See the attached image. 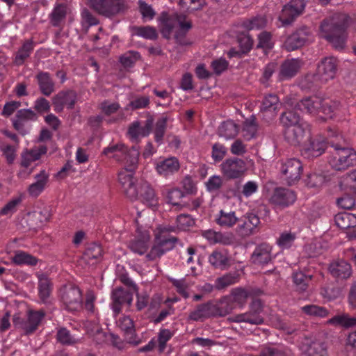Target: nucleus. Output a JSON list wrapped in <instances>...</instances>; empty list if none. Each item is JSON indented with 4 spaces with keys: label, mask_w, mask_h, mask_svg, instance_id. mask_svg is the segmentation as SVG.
I'll list each match as a JSON object with an SVG mask.
<instances>
[{
    "label": "nucleus",
    "mask_w": 356,
    "mask_h": 356,
    "mask_svg": "<svg viewBox=\"0 0 356 356\" xmlns=\"http://www.w3.org/2000/svg\"><path fill=\"white\" fill-rule=\"evenodd\" d=\"M140 194L143 201L149 207L156 204V199L154 189L145 181L142 180L138 188V195Z\"/></svg>",
    "instance_id": "obj_31"
},
{
    "label": "nucleus",
    "mask_w": 356,
    "mask_h": 356,
    "mask_svg": "<svg viewBox=\"0 0 356 356\" xmlns=\"http://www.w3.org/2000/svg\"><path fill=\"white\" fill-rule=\"evenodd\" d=\"M102 248L97 243H91L86 249L82 259L86 262L95 264L102 256Z\"/></svg>",
    "instance_id": "obj_39"
},
{
    "label": "nucleus",
    "mask_w": 356,
    "mask_h": 356,
    "mask_svg": "<svg viewBox=\"0 0 356 356\" xmlns=\"http://www.w3.org/2000/svg\"><path fill=\"white\" fill-rule=\"evenodd\" d=\"M136 34L143 38L155 40L158 38V33L155 28L149 26H138L135 28Z\"/></svg>",
    "instance_id": "obj_61"
},
{
    "label": "nucleus",
    "mask_w": 356,
    "mask_h": 356,
    "mask_svg": "<svg viewBox=\"0 0 356 356\" xmlns=\"http://www.w3.org/2000/svg\"><path fill=\"white\" fill-rule=\"evenodd\" d=\"M238 280V275L236 273H228L216 280V289L221 290L235 284Z\"/></svg>",
    "instance_id": "obj_54"
},
{
    "label": "nucleus",
    "mask_w": 356,
    "mask_h": 356,
    "mask_svg": "<svg viewBox=\"0 0 356 356\" xmlns=\"http://www.w3.org/2000/svg\"><path fill=\"white\" fill-rule=\"evenodd\" d=\"M179 162L176 157H169L156 163V170L162 176L167 177L179 170Z\"/></svg>",
    "instance_id": "obj_28"
},
{
    "label": "nucleus",
    "mask_w": 356,
    "mask_h": 356,
    "mask_svg": "<svg viewBox=\"0 0 356 356\" xmlns=\"http://www.w3.org/2000/svg\"><path fill=\"white\" fill-rule=\"evenodd\" d=\"M267 21L264 16H256L250 19H245L242 24L241 27L248 31L252 30H260L266 26Z\"/></svg>",
    "instance_id": "obj_43"
},
{
    "label": "nucleus",
    "mask_w": 356,
    "mask_h": 356,
    "mask_svg": "<svg viewBox=\"0 0 356 356\" xmlns=\"http://www.w3.org/2000/svg\"><path fill=\"white\" fill-rule=\"evenodd\" d=\"M310 35L309 29L302 26L287 37L284 46L289 51H294L302 47L309 40Z\"/></svg>",
    "instance_id": "obj_11"
},
{
    "label": "nucleus",
    "mask_w": 356,
    "mask_h": 356,
    "mask_svg": "<svg viewBox=\"0 0 356 356\" xmlns=\"http://www.w3.org/2000/svg\"><path fill=\"white\" fill-rule=\"evenodd\" d=\"M330 141L321 135L311 136L302 145L301 154L307 159L316 158L324 153Z\"/></svg>",
    "instance_id": "obj_7"
},
{
    "label": "nucleus",
    "mask_w": 356,
    "mask_h": 356,
    "mask_svg": "<svg viewBox=\"0 0 356 356\" xmlns=\"http://www.w3.org/2000/svg\"><path fill=\"white\" fill-rule=\"evenodd\" d=\"M150 237L149 234H144L140 237L133 240L129 245L130 249L138 254H143L149 247Z\"/></svg>",
    "instance_id": "obj_40"
},
{
    "label": "nucleus",
    "mask_w": 356,
    "mask_h": 356,
    "mask_svg": "<svg viewBox=\"0 0 356 356\" xmlns=\"http://www.w3.org/2000/svg\"><path fill=\"white\" fill-rule=\"evenodd\" d=\"M220 171L227 179L241 178L247 171L246 162L238 157L225 159L220 165Z\"/></svg>",
    "instance_id": "obj_6"
},
{
    "label": "nucleus",
    "mask_w": 356,
    "mask_h": 356,
    "mask_svg": "<svg viewBox=\"0 0 356 356\" xmlns=\"http://www.w3.org/2000/svg\"><path fill=\"white\" fill-rule=\"evenodd\" d=\"M237 41L239 44L242 53H248L252 47L254 40L250 35L244 32H241L237 35Z\"/></svg>",
    "instance_id": "obj_59"
},
{
    "label": "nucleus",
    "mask_w": 356,
    "mask_h": 356,
    "mask_svg": "<svg viewBox=\"0 0 356 356\" xmlns=\"http://www.w3.org/2000/svg\"><path fill=\"white\" fill-rule=\"evenodd\" d=\"M209 263L216 268L225 270L230 266L229 259L226 253L215 250L209 257Z\"/></svg>",
    "instance_id": "obj_35"
},
{
    "label": "nucleus",
    "mask_w": 356,
    "mask_h": 356,
    "mask_svg": "<svg viewBox=\"0 0 356 356\" xmlns=\"http://www.w3.org/2000/svg\"><path fill=\"white\" fill-rule=\"evenodd\" d=\"M103 154L107 156L115 159L118 161H124L125 167L136 166L139 156V149L136 146L128 149L123 144H116L106 147Z\"/></svg>",
    "instance_id": "obj_4"
},
{
    "label": "nucleus",
    "mask_w": 356,
    "mask_h": 356,
    "mask_svg": "<svg viewBox=\"0 0 356 356\" xmlns=\"http://www.w3.org/2000/svg\"><path fill=\"white\" fill-rule=\"evenodd\" d=\"M119 327L124 332L126 340L129 343L137 345L138 341L135 340V328L133 320L129 316H124L119 320Z\"/></svg>",
    "instance_id": "obj_30"
},
{
    "label": "nucleus",
    "mask_w": 356,
    "mask_h": 356,
    "mask_svg": "<svg viewBox=\"0 0 356 356\" xmlns=\"http://www.w3.org/2000/svg\"><path fill=\"white\" fill-rule=\"evenodd\" d=\"M56 339L61 344L66 346L74 345L78 341V340L71 334L70 332L65 327L60 328L58 330Z\"/></svg>",
    "instance_id": "obj_57"
},
{
    "label": "nucleus",
    "mask_w": 356,
    "mask_h": 356,
    "mask_svg": "<svg viewBox=\"0 0 356 356\" xmlns=\"http://www.w3.org/2000/svg\"><path fill=\"white\" fill-rule=\"evenodd\" d=\"M168 121V116L162 115L157 120L156 122L154 131V139L155 141L159 144H161L163 142V138L165 133Z\"/></svg>",
    "instance_id": "obj_48"
},
{
    "label": "nucleus",
    "mask_w": 356,
    "mask_h": 356,
    "mask_svg": "<svg viewBox=\"0 0 356 356\" xmlns=\"http://www.w3.org/2000/svg\"><path fill=\"white\" fill-rule=\"evenodd\" d=\"M203 236L212 243L227 244L229 243L228 237L224 236L220 232H216L211 229L204 231Z\"/></svg>",
    "instance_id": "obj_60"
},
{
    "label": "nucleus",
    "mask_w": 356,
    "mask_h": 356,
    "mask_svg": "<svg viewBox=\"0 0 356 356\" xmlns=\"http://www.w3.org/2000/svg\"><path fill=\"white\" fill-rule=\"evenodd\" d=\"M175 26L176 20L174 16L163 19L161 23L160 31L163 38L170 39L171 33Z\"/></svg>",
    "instance_id": "obj_55"
},
{
    "label": "nucleus",
    "mask_w": 356,
    "mask_h": 356,
    "mask_svg": "<svg viewBox=\"0 0 356 356\" xmlns=\"http://www.w3.org/2000/svg\"><path fill=\"white\" fill-rule=\"evenodd\" d=\"M272 247L266 243H262L258 245L251 255V262L255 265H264L269 263L272 259Z\"/></svg>",
    "instance_id": "obj_22"
},
{
    "label": "nucleus",
    "mask_w": 356,
    "mask_h": 356,
    "mask_svg": "<svg viewBox=\"0 0 356 356\" xmlns=\"http://www.w3.org/2000/svg\"><path fill=\"white\" fill-rule=\"evenodd\" d=\"M214 310V303L211 301L200 304L194 310L191 312L188 319L193 321H202L206 318L216 316Z\"/></svg>",
    "instance_id": "obj_23"
},
{
    "label": "nucleus",
    "mask_w": 356,
    "mask_h": 356,
    "mask_svg": "<svg viewBox=\"0 0 356 356\" xmlns=\"http://www.w3.org/2000/svg\"><path fill=\"white\" fill-rule=\"evenodd\" d=\"M262 311L261 300L254 299L250 304V311L236 315L233 317L232 321L236 323L245 322L252 325H261L264 323V318L260 315Z\"/></svg>",
    "instance_id": "obj_9"
},
{
    "label": "nucleus",
    "mask_w": 356,
    "mask_h": 356,
    "mask_svg": "<svg viewBox=\"0 0 356 356\" xmlns=\"http://www.w3.org/2000/svg\"><path fill=\"white\" fill-rule=\"evenodd\" d=\"M301 310L307 315L319 318L326 317L329 314V311L325 307L316 305H305L301 308Z\"/></svg>",
    "instance_id": "obj_53"
},
{
    "label": "nucleus",
    "mask_w": 356,
    "mask_h": 356,
    "mask_svg": "<svg viewBox=\"0 0 356 356\" xmlns=\"http://www.w3.org/2000/svg\"><path fill=\"white\" fill-rule=\"evenodd\" d=\"M36 79L40 92L44 95L49 97L54 91V82L49 73L40 72L36 75Z\"/></svg>",
    "instance_id": "obj_29"
},
{
    "label": "nucleus",
    "mask_w": 356,
    "mask_h": 356,
    "mask_svg": "<svg viewBox=\"0 0 356 356\" xmlns=\"http://www.w3.org/2000/svg\"><path fill=\"white\" fill-rule=\"evenodd\" d=\"M12 261L19 266L28 265L34 266L37 265L38 259L26 252L18 250L15 252L14 257L12 258Z\"/></svg>",
    "instance_id": "obj_41"
},
{
    "label": "nucleus",
    "mask_w": 356,
    "mask_h": 356,
    "mask_svg": "<svg viewBox=\"0 0 356 356\" xmlns=\"http://www.w3.org/2000/svg\"><path fill=\"white\" fill-rule=\"evenodd\" d=\"M302 64L300 59L292 58L285 60L280 67V79L284 80L292 78L298 72Z\"/></svg>",
    "instance_id": "obj_27"
},
{
    "label": "nucleus",
    "mask_w": 356,
    "mask_h": 356,
    "mask_svg": "<svg viewBox=\"0 0 356 356\" xmlns=\"http://www.w3.org/2000/svg\"><path fill=\"white\" fill-rule=\"evenodd\" d=\"M216 316H225L234 309V305L229 296L222 297L217 303L214 304Z\"/></svg>",
    "instance_id": "obj_37"
},
{
    "label": "nucleus",
    "mask_w": 356,
    "mask_h": 356,
    "mask_svg": "<svg viewBox=\"0 0 356 356\" xmlns=\"http://www.w3.org/2000/svg\"><path fill=\"white\" fill-rule=\"evenodd\" d=\"M38 291L40 300L46 303L51 292V282L48 277L44 274L38 275Z\"/></svg>",
    "instance_id": "obj_38"
},
{
    "label": "nucleus",
    "mask_w": 356,
    "mask_h": 356,
    "mask_svg": "<svg viewBox=\"0 0 356 356\" xmlns=\"http://www.w3.org/2000/svg\"><path fill=\"white\" fill-rule=\"evenodd\" d=\"M34 44L31 40H26L22 46L16 52L14 58V63L16 65H22L33 51Z\"/></svg>",
    "instance_id": "obj_36"
},
{
    "label": "nucleus",
    "mask_w": 356,
    "mask_h": 356,
    "mask_svg": "<svg viewBox=\"0 0 356 356\" xmlns=\"http://www.w3.org/2000/svg\"><path fill=\"white\" fill-rule=\"evenodd\" d=\"M238 220L234 211H225L221 210L219 216L216 218V222L221 227H232Z\"/></svg>",
    "instance_id": "obj_47"
},
{
    "label": "nucleus",
    "mask_w": 356,
    "mask_h": 356,
    "mask_svg": "<svg viewBox=\"0 0 356 356\" xmlns=\"http://www.w3.org/2000/svg\"><path fill=\"white\" fill-rule=\"evenodd\" d=\"M49 175L45 170H41L39 174L35 176L36 181L29 187V193L32 197H38L44 189L48 181Z\"/></svg>",
    "instance_id": "obj_32"
},
{
    "label": "nucleus",
    "mask_w": 356,
    "mask_h": 356,
    "mask_svg": "<svg viewBox=\"0 0 356 356\" xmlns=\"http://www.w3.org/2000/svg\"><path fill=\"white\" fill-rule=\"evenodd\" d=\"M355 216L348 213H339L334 217V222L336 225L341 229H346L348 228L354 227V225L351 222V218Z\"/></svg>",
    "instance_id": "obj_56"
},
{
    "label": "nucleus",
    "mask_w": 356,
    "mask_h": 356,
    "mask_svg": "<svg viewBox=\"0 0 356 356\" xmlns=\"http://www.w3.org/2000/svg\"><path fill=\"white\" fill-rule=\"evenodd\" d=\"M305 6L303 0H291L288 4L285 5L282 11L280 19L283 24H291L296 17L300 15Z\"/></svg>",
    "instance_id": "obj_12"
},
{
    "label": "nucleus",
    "mask_w": 356,
    "mask_h": 356,
    "mask_svg": "<svg viewBox=\"0 0 356 356\" xmlns=\"http://www.w3.org/2000/svg\"><path fill=\"white\" fill-rule=\"evenodd\" d=\"M136 166H126L124 170L118 174V179L122 185L124 193L131 200H134L138 197V187L135 185V178L133 176V172Z\"/></svg>",
    "instance_id": "obj_10"
},
{
    "label": "nucleus",
    "mask_w": 356,
    "mask_h": 356,
    "mask_svg": "<svg viewBox=\"0 0 356 356\" xmlns=\"http://www.w3.org/2000/svg\"><path fill=\"white\" fill-rule=\"evenodd\" d=\"M279 98L277 95L269 94L264 98L260 106V113L266 122L273 120L278 111Z\"/></svg>",
    "instance_id": "obj_18"
},
{
    "label": "nucleus",
    "mask_w": 356,
    "mask_h": 356,
    "mask_svg": "<svg viewBox=\"0 0 356 356\" xmlns=\"http://www.w3.org/2000/svg\"><path fill=\"white\" fill-rule=\"evenodd\" d=\"M321 106L322 99L317 96L303 98L295 104V108L312 115L319 114Z\"/></svg>",
    "instance_id": "obj_21"
},
{
    "label": "nucleus",
    "mask_w": 356,
    "mask_h": 356,
    "mask_svg": "<svg viewBox=\"0 0 356 356\" xmlns=\"http://www.w3.org/2000/svg\"><path fill=\"white\" fill-rule=\"evenodd\" d=\"M238 132V127L232 120L222 122L218 128V134L226 139L234 138Z\"/></svg>",
    "instance_id": "obj_42"
},
{
    "label": "nucleus",
    "mask_w": 356,
    "mask_h": 356,
    "mask_svg": "<svg viewBox=\"0 0 356 356\" xmlns=\"http://www.w3.org/2000/svg\"><path fill=\"white\" fill-rule=\"evenodd\" d=\"M111 299L112 309L116 314H118L122 310V305H127L128 307L131 305L133 292L122 287H118L113 290Z\"/></svg>",
    "instance_id": "obj_15"
},
{
    "label": "nucleus",
    "mask_w": 356,
    "mask_h": 356,
    "mask_svg": "<svg viewBox=\"0 0 356 356\" xmlns=\"http://www.w3.org/2000/svg\"><path fill=\"white\" fill-rule=\"evenodd\" d=\"M295 106L292 109H288L283 112L280 118V123L284 129L292 126H296L302 124L300 114L296 111Z\"/></svg>",
    "instance_id": "obj_33"
},
{
    "label": "nucleus",
    "mask_w": 356,
    "mask_h": 356,
    "mask_svg": "<svg viewBox=\"0 0 356 356\" xmlns=\"http://www.w3.org/2000/svg\"><path fill=\"white\" fill-rule=\"evenodd\" d=\"M259 356H291V355L280 348L265 346L260 350Z\"/></svg>",
    "instance_id": "obj_64"
},
{
    "label": "nucleus",
    "mask_w": 356,
    "mask_h": 356,
    "mask_svg": "<svg viewBox=\"0 0 356 356\" xmlns=\"http://www.w3.org/2000/svg\"><path fill=\"white\" fill-rule=\"evenodd\" d=\"M262 291L256 288L252 287H238L232 289L229 297L234 304H236L240 307H243L247 302L249 298H252L259 296Z\"/></svg>",
    "instance_id": "obj_14"
},
{
    "label": "nucleus",
    "mask_w": 356,
    "mask_h": 356,
    "mask_svg": "<svg viewBox=\"0 0 356 356\" xmlns=\"http://www.w3.org/2000/svg\"><path fill=\"white\" fill-rule=\"evenodd\" d=\"M140 58L139 52L129 51L120 57V62L124 67H131Z\"/></svg>",
    "instance_id": "obj_58"
},
{
    "label": "nucleus",
    "mask_w": 356,
    "mask_h": 356,
    "mask_svg": "<svg viewBox=\"0 0 356 356\" xmlns=\"http://www.w3.org/2000/svg\"><path fill=\"white\" fill-rule=\"evenodd\" d=\"M326 83L321 81L318 73L307 74L300 81V87L303 90L314 91L318 90L323 84Z\"/></svg>",
    "instance_id": "obj_34"
},
{
    "label": "nucleus",
    "mask_w": 356,
    "mask_h": 356,
    "mask_svg": "<svg viewBox=\"0 0 356 356\" xmlns=\"http://www.w3.org/2000/svg\"><path fill=\"white\" fill-rule=\"evenodd\" d=\"M328 323L341 325L345 327H350L356 325V317H350L346 314L341 315H336L332 318L329 319Z\"/></svg>",
    "instance_id": "obj_49"
},
{
    "label": "nucleus",
    "mask_w": 356,
    "mask_h": 356,
    "mask_svg": "<svg viewBox=\"0 0 356 356\" xmlns=\"http://www.w3.org/2000/svg\"><path fill=\"white\" fill-rule=\"evenodd\" d=\"M329 145L336 153L330 161L331 166L336 170H344L356 164V152L346 147L344 138L337 131L330 130Z\"/></svg>",
    "instance_id": "obj_2"
},
{
    "label": "nucleus",
    "mask_w": 356,
    "mask_h": 356,
    "mask_svg": "<svg viewBox=\"0 0 356 356\" xmlns=\"http://www.w3.org/2000/svg\"><path fill=\"white\" fill-rule=\"evenodd\" d=\"M280 171L288 185L298 181L302 172V165L299 159L292 158L282 164Z\"/></svg>",
    "instance_id": "obj_8"
},
{
    "label": "nucleus",
    "mask_w": 356,
    "mask_h": 356,
    "mask_svg": "<svg viewBox=\"0 0 356 356\" xmlns=\"http://www.w3.org/2000/svg\"><path fill=\"white\" fill-rule=\"evenodd\" d=\"M44 316V312L43 311H38V312H30L28 315V318L26 319V323H27V334H30L35 332L41 320Z\"/></svg>",
    "instance_id": "obj_46"
},
{
    "label": "nucleus",
    "mask_w": 356,
    "mask_h": 356,
    "mask_svg": "<svg viewBox=\"0 0 356 356\" xmlns=\"http://www.w3.org/2000/svg\"><path fill=\"white\" fill-rule=\"evenodd\" d=\"M66 6L64 4L57 5L50 15V20L53 26H58L66 17Z\"/></svg>",
    "instance_id": "obj_50"
},
{
    "label": "nucleus",
    "mask_w": 356,
    "mask_h": 356,
    "mask_svg": "<svg viewBox=\"0 0 356 356\" xmlns=\"http://www.w3.org/2000/svg\"><path fill=\"white\" fill-rule=\"evenodd\" d=\"M155 238L161 246L162 250L164 251V254L173 249L176 243L178 241V238L177 237L166 236L163 233L156 235Z\"/></svg>",
    "instance_id": "obj_51"
},
{
    "label": "nucleus",
    "mask_w": 356,
    "mask_h": 356,
    "mask_svg": "<svg viewBox=\"0 0 356 356\" xmlns=\"http://www.w3.org/2000/svg\"><path fill=\"white\" fill-rule=\"evenodd\" d=\"M312 278V275H307L301 271L294 273L293 274V280L296 285V291L300 293L306 291Z\"/></svg>",
    "instance_id": "obj_45"
},
{
    "label": "nucleus",
    "mask_w": 356,
    "mask_h": 356,
    "mask_svg": "<svg viewBox=\"0 0 356 356\" xmlns=\"http://www.w3.org/2000/svg\"><path fill=\"white\" fill-rule=\"evenodd\" d=\"M258 44L257 48L270 49L273 47L272 35L270 32L262 31L258 35Z\"/></svg>",
    "instance_id": "obj_62"
},
{
    "label": "nucleus",
    "mask_w": 356,
    "mask_h": 356,
    "mask_svg": "<svg viewBox=\"0 0 356 356\" xmlns=\"http://www.w3.org/2000/svg\"><path fill=\"white\" fill-rule=\"evenodd\" d=\"M329 271L337 281L349 278L352 274L351 266L346 261L340 259L332 262L329 266Z\"/></svg>",
    "instance_id": "obj_20"
},
{
    "label": "nucleus",
    "mask_w": 356,
    "mask_h": 356,
    "mask_svg": "<svg viewBox=\"0 0 356 356\" xmlns=\"http://www.w3.org/2000/svg\"><path fill=\"white\" fill-rule=\"evenodd\" d=\"M238 221L241 222L238 226V232L243 237L250 236L259 232L260 220L256 214L247 213Z\"/></svg>",
    "instance_id": "obj_17"
},
{
    "label": "nucleus",
    "mask_w": 356,
    "mask_h": 356,
    "mask_svg": "<svg viewBox=\"0 0 356 356\" xmlns=\"http://www.w3.org/2000/svg\"><path fill=\"white\" fill-rule=\"evenodd\" d=\"M339 102L322 99V106L321 107L320 113H323L327 118H332L339 109Z\"/></svg>",
    "instance_id": "obj_52"
},
{
    "label": "nucleus",
    "mask_w": 356,
    "mask_h": 356,
    "mask_svg": "<svg viewBox=\"0 0 356 356\" xmlns=\"http://www.w3.org/2000/svg\"><path fill=\"white\" fill-rule=\"evenodd\" d=\"M180 6L187 10H199L206 5L204 0H179Z\"/></svg>",
    "instance_id": "obj_63"
},
{
    "label": "nucleus",
    "mask_w": 356,
    "mask_h": 356,
    "mask_svg": "<svg viewBox=\"0 0 356 356\" xmlns=\"http://www.w3.org/2000/svg\"><path fill=\"white\" fill-rule=\"evenodd\" d=\"M271 202L280 207H286L296 200L295 192L286 188H276L271 197Z\"/></svg>",
    "instance_id": "obj_19"
},
{
    "label": "nucleus",
    "mask_w": 356,
    "mask_h": 356,
    "mask_svg": "<svg viewBox=\"0 0 356 356\" xmlns=\"http://www.w3.org/2000/svg\"><path fill=\"white\" fill-rule=\"evenodd\" d=\"M60 293L66 309L75 312L82 308V293L78 286L73 284L65 285L60 289Z\"/></svg>",
    "instance_id": "obj_5"
},
{
    "label": "nucleus",
    "mask_w": 356,
    "mask_h": 356,
    "mask_svg": "<svg viewBox=\"0 0 356 356\" xmlns=\"http://www.w3.org/2000/svg\"><path fill=\"white\" fill-rule=\"evenodd\" d=\"M38 118L37 114L31 109H20L17 111L13 120V127L21 134L25 135L26 131L24 124L28 121H34Z\"/></svg>",
    "instance_id": "obj_24"
},
{
    "label": "nucleus",
    "mask_w": 356,
    "mask_h": 356,
    "mask_svg": "<svg viewBox=\"0 0 356 356\" xmlns=\"http://www.w3.org/2000/svg\"><path fill=\"white\" fill-rule=\"evenodd\" d=\"M77 100V93L73 90H62L56 95L52 99L55 111H62L65 106L68 109H72Z\"/></svg>",
    "instance_id": "obj_13"
},
{
    "label": "nucleus",
    "mask_w": 356,
    "mask_h": 356,
    "mask_svg": "<svg viewBox=\"0 0 356 356\" xmlns=\"http://www.w3.org/2000/svg\"><path fill=\"white\" fill-rule=\"evenodd\" d=\"M338 63L336 58L326 57L318 63L316 72L321 76V81L327 83L333 79L337 72Z\"/></svg>",
    "instance_id": "obj_16"
},
{
    "label": "nucleus",
    "mask_w": 356,
    "mask_h": 356,
    "mask_svg": "<svg viewBox=\"0 0 356 356\" xmlns=\"http://www.w3.org/2000/svg\"><path fill=\"white\" fill-rule=\"evenodd\" d=\"M300 348L305 356H328L326 345L319 341L302 342Z\"/></svg>",
    "instance_id": "obj_26"
},
{
    "label": "nucleus",
    "mask_w": 356,
    "mask_h": 356,
    "mask_svg": "<svg viewBox=\"0 0 356 356\" xmlns=\"http://www.w3.org/2000/svg\"><path fill=\"white\" fill-rule=\"evenodd\" d=\"M305 134L304 123L284 129V131L285 140L294 146L299 145L303 141Z\"/></svg>",
    "instance_id": "obj_25"
},
{
    "label": "nucleus",
    "mask_w": 356,
    "mask_h": 356,
    "mask_svg": "<svg viewBox=\"0 0 356 356\" xmlns=\"http://www.w3.org/2000/svg\"><path fill=\"white\" fill-rule=\"evenodd\" d=\"M258 125L256 122V118L254 115H251L247 118L243 122V136L247 140H250L256 136L257 132Z\"/></svg>",
    "instance_id": "obj_44"
},
{
    "label": "nucleus",
    "mask_w": 356,
    "mask_h": 356,
    "mask_svg": "<svg viewBox=\"0 0 356 356\" xmlns=\"http://www.w3.org/2000/svg\"><path fill=\"white\" fill-rule=\"evenodd\" d=\"M350 17L345 13H334L323 19L320 26L322 38L327 40L338 50L345 47L347 38L346 29L349 26Z\"/></svg>",
    "instance_id": "obj_1"
},
{
    "label": "nucleus",
    "mask_w": 356,
    "mask_h": 356,
    "mask_svg": "<svg viewBox=\"0 0 356 356\" xmlns=\"http://www.w3.org/2000/svg\"><path fill=\"white\" fill-rule=\"evenodd\" d=\"M89 6L97 14L113 19L128 9L126 0H89Z\"/></svg>",
    "instance_id": "obj_3"
}]
</instances>
